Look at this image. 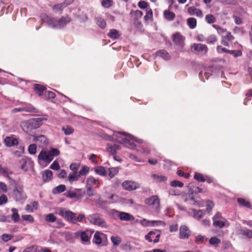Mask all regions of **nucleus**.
Listing matches in <instances>:
<instances>
[{
    "label": "nucleus",
    "mask_w": 252,
    "mask_h": 252,
    "mask_svg": "<svg viewBox=\"0 0 252 252\" xmlns=\"http://www.w3.org/2000/svg\"><path fill=\"white\" fill-rule=\"evenodd\" d=\"M124 189L129 191L133 190L139 187V185L132 181H125L122 185Z\"/></svg>",
    "instance_id": "nucleus-10"
},
{
    "label": "nucleus",
    "mask_w": 252,
    "mask_h": 252,
    "mask_svg": "<svg viewBox=\"0 0 252 252\" xmlns=\"http://www.w3.org/2000/svg\"><path fill=\"white\" fill-rule=\"evenodd\" d=\"M170 185L173 187H178L181 188L183 186L184 184L180 181L175 180L171 182Z\"/></svg>",
    "instance_id": "nucleus-55"
},
{
    "label": "nucleus",
    "mask_w": 252,
    "mask_h": 252,
    "mask_svg": "<svg viewBox=\"0 0 252 252\" xmlns=\"http://www.w3.org/2000/svg\"><path fill=\"white\" fill-rule=\"evenodd\" d=\"M90 168L87 166H83L81 169L79 171L78 174L80 175H86L89 172Z\"/></svg>",
    "instance_id": "nucleus-48"
},
{
    "label": "nucleus",
    "mask_w": 252,
    "mask_h": 252,
    "mask_svg": "<svg viewBox=\"0 0 252 252\" xmlns=\"http://www.w3.org/2000/svg\"><path fill=\"white\" fill-rule=\"evenodd\" d=\"M0 173L2 174L4 176L6 177L9 179H11L10 175L12 174L7 168L2 167L0 164Z\"/></svg>",
    "instance_id": "nucleus-31"
},
{
    "label": "nucleus",
    "mask_w": 252,
    "mask_h": 252,
    "mask_svg": "<svg viewBox=\"0 0 252 252\" xmlns=\"http://www.w3.org/2000/svg\"><path fill=\"white\" fill-rule=\"evenodd\" d=\"M45 220L48 222H54L57 220V218L54 214L50 213L45 216Z\"/></svg>",
    "instance_id": "nucleus-38"
},
{
    "label": "nucleus",
    "mask_w": 252,
    "mask_h": 252,
    "mask_svg": "<svg viewBox=\"0 0 252 252\" xmlns=\"http://www.w3.org/2000/svg\"><path fill=\"white\" fill-rule=\"evenodd\" d=\"M4 143L7 147H11L18 144V139L14 135L6 137L4 140Z\"/></svg>",
    "instance_id": "nucleus-11"
},
{
    "label": "nucleus",
    "mask_w": 252,
    "mask_h": 252,
    "mask_svg": "<svg viewBox=\"0 0 252 252\" xmlns=\"http://www.w3.org/2000/svg\"><path fill=\"white\" fill-rule=\"evenodd\" d=\"M120 149V146L117 144L112 145L111 144H108L106 147L107 151L112 155H115Z\"/></svg>",
    "instance_id": "nucleus-18"
},
{
    "label": "nucleus",
    "mask_w": 252,
    "mask_h": 252,
    "mask_svg": "<svg viewBox=\"0 0 252 252\" xmlns=\"http://www.w3.org/2000/svg\"><path fill=\"white\" fill-rule=\"evenodd\" d=\"M163 15L164 18L168 21H172L175 17V13L168 10H165L164 11Z\"/></svg>",
    "instance_id": "nucleus-26"
},
{
    "label": "nucleus",
    "mask_w": 252,
    "mask_h": 252,
    "mask_svg": "<svg viewBox=\"0 0 252 252\" xmlns=\"http://www.w3.org/2000/svg\"><path fill=\"white\" fill-rule=\"evenodd\" d=\"M70 19L68 17L62 18L59 20L55 19H52L48 22L49 25L53 28H61L64 26L68 22L70 21Z\"/></svg>",
    "instance_id": "nucleus-4"
},
{
    "label": "nucleus",
    "mask_w": 252,
    "mask_h": 252,
    "mask_svg": "<svg viewBox=\"0 0 252 252\" xmlns=\"http://www.w3.org/2000/svg\"><path fill=\"white\" fill-rule=\"evenodd\" d=\"M192 211V213H193V217L196 219L199 220L201 219L204 215L203 211L200 210L196 211L195 210L193 209Z\"/></svg>",
    "instance_id": "nucleus-42"
},
{
    "label": "nucleus",
    "mask_w": 252,
    "mask_h": 252,
    "mask_svg": "<svg viewBox=\"0 0 252 252\" xmlns=\"http://www.w3.org/2000/svg\"><path fill=\"white\" fill-rule=\"evenodd\" d=\"M92 233L91 231L87 230L84 231H77L75 234L76 236H80L82 242L84 244H89L90 243V238Z\"/></svg>",
    "instance_id": "nucleus-8"
},
{
    "label": "nucleus",
    "mask_w": 252,
    "mask_h": 252,
    "mask_svg": "<svg viewBox=\"0 0 252 252\" xmlns=\"http://www.w3.org/2000/svg\"><path fill=\"white\" fill-rule=\"evenodd\" d=\"M57 213L60 216L71 223H72L73 218L75 217V213L64 208H58Z\"/></svg>",
    "instance_id": "nucleus-3"
},
{
    "label": "nucleus",
    "mask_w": 252,
    "mask_h": 252,
    "mask_svg": "<svg viewBox=\"0 0 252 252\" xmlns=\"http://www.w3.org/2000/svg\"><path fill=\"white\" fill-rule=\"evenodd\" d=\"M108 36L113 39H117L120 36L118 31L115 29H112L110 31Z\"/></svg>",
    "instance_id": "nucleus-36"
},
{
    "label": "nucleus",
    "mask_w": 252,
    "mask_h": 252,
    "mask_svg": "<svg viewBox=\"0 0 252 252\" xmlns=\"http://www.w3.org/2000/svg\"><path fill=\"white\" fill-rule=\"evenodd\" d=\"M145 203L152 206L154 209L158 210L159 208L160 200L157 195H152L145 200Z\"/></svg>",
    "instance_id": "nucleus-7"
},
{
    "label": "nucleus",
    "mask_w": 252,
    "mask_h": 252,
    "mask_svg": "<svg viewBox=\"0 0 252 252\" xmlns=\"http://www.w3.org/2000/svg\"><path fill=\"white\" fill-rule=\"evenodd\" d=\"M102 182L99 178H95L93 176H89L86 179V187L93 188L94 186L98 187Z\"/></svg>",
    "instance_id": "nucleus-9"
},
{
    "label": "nucleus",
    "mask_w": 252,
    "mask_h": 252,
    "mask_svg": "<svg viewBox=\"0 0 252 252\" xmlns=\"http://www.w3.org/2000/svg\"><path fill=\"white\" fill-rule=\"evenodd\" d=\"M13 238V235L9 234H3L1 236V239L4 242H7Z\"/></svg>",
    "instance_id": "nucleus-61"
},
{
    "label": "nucleus",
    "mask_w": 252,
    "mask_h": 252,
    "mask_svg": "<svg viewBox=\"0 0 252 252\" xmlns=\"http://www.w3.org/2000/svg\"><path fill=\"white\" fill-rule=\"evenodd\" d=\"M34 89L35 92L38 94L39 95L44 94V93L46 91V88L39 84H35Z\"/></svg>",
    "instance_id": "nucleus-24"
},
{
    "label": "nucleus",
    "mask_w": 252,
    "mask_h": 252,
    "mask_svg": "<svg viewBox=\"0 0 252 252\" xmlns=\"http://www.w3.org/2000/svg\"><path fill=\"white\" fill-rule=\"evenodd\" d=\"M241 234L248 238L252 239V230L248 228H244L241 230Z\"/></svg>",
    "instance_id": "nucleus-34"
},
{
    "label": "nucleus",
    "mask_w": 252,
    "mask_h": 252,
    "mask_svg": "<svg viewBox=\"0 0 252 252\" xmlns=\"http://www.w3.org/2000/svg\"><path fill=\"white\" fill-rule=\"evenodd\" d=\"M85 216L84 214H79L77 217L73 218L72 223L77 224L78 222H82L85 219Z\"/></svg>",
    "instance_id": "nucleus-40"
},
{
    "label": "nucleus",
    "mask_w": 252,
    "mask_h": 252,
    "mask_svg": "<svg viewBox=\"0 0 252 252\" xmlns=\"http://www.w3.org/2000/svg\"><path fill=\"white\" fill-rule=\"evenodd\" d=\"M112 4V0H102L101 4L102 6L106 8H109Z\"/></svg>",
    "instance_id": "nucleus-53"
},
{
    "label": "nucleus",
    "mask_w": 252,
    "mask_h": 252,
    "mask_svg": "<svg viewBox=\"0 0 252 252\" xmlns=\"http://www.w3.org/2000/svg\"><path fill=\"white\" fill-rule=\"evenodd\" d=\"M189 203L193 205H198L200 204L198 200H195L194 198L191 197L190 198L188 199Z\"/></svg>",
    "instance_id": "nucleus-64"
},
{
    "label": "nucleus",
    "mask_w": 252,
    "mask_h": 252,
    "mask_svg": "<svg viewBox=\"0 0 252 252\" xmlns=\"http://www.w3.org/2000/svg\"><path fill=\"white\" fill-rule=\"evenodd\" d=\"M66 196L70 198H78V194L74 192L68 191L66 193Z\"/></svg>",
    "instance_id": "nucleus-63"
},
{
    "label": "nucleus",
    "mask_w": 252,
    "mask_h": 252,
    "mask_svg": "<svg viewBox=\"0 0 252 252\" xmlns=\"http://www.w3.org/2000/svg\"><path fill=\"white\" fill-rule=\"evenodd\" d=\"M23 220L28 221L29 222L32 223L34 221L33 217L31 215H24L22 216Z\"/></svg>",
    "instance_id": "nucleus-54"
},
{
    "label": "nucleus",
    "mask_w": 252,
    "mask_h": 252,
    "mask_svg": "<svg viewBox=\"0 0 252 252\" xmlns=\"http://www.w3.org/2000/svg\"><path fill=\"white\" fill-rule=\"evenodd\" d=\"M53 173L49 170H46L42 175V179L43 182H47L52 180Z\"/></svg>",
    "instance_id": "nucleus-22"
},
{
    "label": "nucleus",
    "mask_w": 252,
    "mask_h": 252,
    "mask_svg": "<svg viewBox=\"0 0 252 252\" xmlns=\"http://www.w3.org/2000/svg\"><path fill=\"white\" fill-rule=\"evenodd\" d=\"M205 21L208 24H213L216 22V18L213 14H209L206 15L205 16Z\"/></svg>",
    "instance_id": "nucleus-39"
},
{
    "label": "nucleus",
    "mask_w": 252,
    "mask_h": 252,
    "mask_svg": "<svg viewBox=\"0 0 252 252\" xmlns=\"http://www.w3.org/2000/svg\"><path fill=\"white\" fill-rule=\"evenodd\" d=\"M146 14L144 16L145 21H148L151 19L153 17V11L150 8H147L146 10Z\"/></svg>",
    "instance_id": "nucleus-46"
},
{
    "label": "nucleus",
    "mask_w": 252,
    "mask_h": 252,
    "mask_svg": "<svg viewBox=\"0 0 252 252\" xmlns=\"http://www.w3.org/2000/svg\"><path fill=\"white\" fill-rule=\"evenodd\" d=\"M121 135H125L126 137L122 138L121 137V142L125 144V146L129 149H133L135 147V144L133 142L134 137L130 135L125 132H121Z\"/></svg>",
    "instance_id": "nucleus-5"
},
{
    "label": "nucleus",
    "mask_w": 252,
    "mask_h": 252,
    "mask_svg": "<svg viewBox=\"0 0 252 252\" xmlns=\"http://www.w3.org/2000/svg\"><path fill=\"white\" fill-rule=\"evenodd\" d=\"M194 178L195 180L202 182H204L205 181L203 175L198 173L195 174Z\"/></svg>",
    "instance_id": "nucleus-57"
},
{
    "label": "nucleus",
    "mask_w": 252,
    "mask_h": 252,
    "mask_svg": "<svg viewBox=\"0 0 252 252\" xmlns=\"http://www.w3.org/2000/svg\"><path fill=\"white\" fill-rule=\"evenodd\" d=\"M79 175L77 173H72V174H70L68 177V181L70 183H72V182L74 181H76L78 180L79 178Z\"/></svg>",
    "instance_id": "nucleus-33"
},
{
    "label": "nucleus",
    "mask_w": 252,
    "mask_h": 252,
    "mask_svg": "<svg viewBox=\"0 0 252 252\" xmlns=\"http://www.w3.org/2000/svg\"><path fill=\"white\" fill-rule=\"evenodd\" d=\"M111 240L115 246H118L121 243V239L120 237L117 236H112L111 237Z\"/></svg>",
    "instance_id": "nucleus-43"
},
{
    "label": "nucleus",
    "mask_w": 252,
    "mask_h": 252,
    "mask_svg": "<svg viewBox=\"0 0 252 252\" xmlns=\"http://www.w3.org/2000/svg\"><path fill=\"white\" fill-rule=\"evenodd\" d=\"M220 242V240L215 237H211L209 240L210 244L213 245H217Z\"/></svg>",
    "instance_id": "nucleus-59"
},
{
    "label": "nucleus",
    "mask_w": 252,
    "mask_h": 252,
    "mask_svg": "<svg viewBox=\"0 0 252 252\" xmlns=\"http://www.w3.org/2000/svg\"><path fill=\"white\" fill-rule=\"evenodd\" d=\"M184 37L180 33H176L173 35V41L175 44L180 46H183L184 44Z\"/></svg>",
    "instance_id": "nucleus-15"
},
{
    "label": "nucleus",
    "mask_w": 252,
    "mask_h": 252,
    "mask_svg": "<svg viewBox=\"0 0 252 252\" xmlns=\"http://www.w3.org/2000/svg\"><path fill=\"white\" fill-rule=\"evenodd\" d=\"M12 214L11 215V219L15 222H17L20 220V216L18 214V210L16 208L11 209Z\"/></svg>",
    "instance_id": "nucleus-29"
},
{
    "label": "nucleus",
    "mask_w": 252,
    "mask_h": 252,
    "mask_svg": "<svg viewBox=\"0 0 252 252\" xmlns=\"http://www.w3.org/2000/svg\"><path fill=\"white\" fill-rule=\"evenodd\" d=\"M62 130L66 135H68L72 134L74 131L73 128L69 125H66L63 126L62 127Z\"/></svg>",
    "instance_id": "nucleus-28"
},
{
    "label": "nucleus",
    "mask_w": 252,
    "mask_h": 252,
    "mask_svg": "<svg viewBox=\"0 0 252 252\" xmlns=\"http://www.w3.org/2000/svg\"><path fill=\"white\" fill-rule=\"evenodd\" d=\"M120 215V216L119 219L121 220L129 221V220H134V217L128 213L121 212V213Z\"/></svg>",
    "instance_id": "nucleus-23"
},
{
    "label": "nucleus",
    "mask_w": 252,
    "mask_h": 252,
    "mask_svg": "<svg viewBox=\"0 0 252 252\" xmlns=\"http://www.w3.org/2000/svg\"><path fill=\"white\" fill-rule=\"evenodd\" d=\"M24 111L30 113H36L39 112L38 110L32 106H27L23 107Z\"/></svg>",
    "instance_id": "nucleus-30"
},
{
    "label": "nucleus",
    "mask_w": 252,
    "mask_h": 252,
    "mask_svg": "<svg viewBox=\"0 0 252 252\" xmlns=\"http://www.w3.org/2000/svg\"><path fill=\"white\" fill-rule=\"evenodd\" d=\"M152 178L153 179L157 182H164L167 180L166 177L164 176L157 175V174H153L152 175Z\"/></svg>",
    "instance_id": "nucleus-32"
},
{
    "label": "nucleus",
    "mask_w": 252,
    "mask_h": 252,
    "mask_svg": "<svg viewBox=\"0 0 252 252\" xmlns=\"http://www.w3.org/2000/svg\"><path fill=\"white\" fill-rule=\"evenodd\" d=\"M22 252H40L37 246L33 245L25 249Z\"/></svg>",
    "instance_id": "nucleus-37"
},
{
    "label": "nucleus",
    "mask_w": 252,
    "mask_h": 252,
    "mask_svg": "<svg viewBox=\"0 0 252 252\" xmlns=\"http://www.w3.org/2000/svg\"><path fill=\"white\" fill-rule=\"evenodd\" d=\"M131 14L134 16V18L136 20L141 18L143 16V12L138 10L131 11Z\"/></svg>",
    "instance_id": "nucleus-47"
},
{
    "label": "nucleus",
    "mask_w": 252,
    "mask_h": 252,
    "mask_svg": "<svg viewBox=\"0 0 252 252\" xmlns=\"http://www.w3.org/2000/svg\"><path fill=\"white\" fill-rule=\"evenodd\" d=\"M238 202L242 206H245L248 208L251 207V204L249 201H247L245 199L238 198L237 199Z\"/></svg>",
    "instance_id": "nucleus-45"
},
{
    "label": "nucleus",
    "mask_w": 252,
    "mask_h": 252,
    "mask_svg": "<svg viewBox=\"0 0 252 252\" xmlns=\"http://www.w3.org/2000/svg\"><path fill=\"white\" fill-rule=\"evenodd\" d=\"M121 213V212L115 210H112L111 212V215L114 219H117L118 218H119L120 216V214Z\"/></svg>",
    "instance_id": "nucleus-62"
},
{
    "label": "nucleus",
    "mask_w": 252,
    "mask_h": 252,
    "mask_svg": "<svg viewBox=\"0 0 252 252\" xmlns=\"http://www.w3.org/2000/svg\"><path fill=\"white\" fill-rule=\"evenodd\" d=\"M56 95L54 93L51 91H45L44 93V97L45 99H53L55 98Z\"/></svg>",
    "instance_id": "nucleus-50"
},
{
    "label": "nucleus",
    "mask_w": 252,
    "mask_h": 252,
    "mask_svg": "<svg viewBox=\"0 0 252 252\" xmlns=\"http://www.w3.org/2000/svg\"><path fill=\"white\" fill-rule=\"evenodd\" d=\"M121 132H114L113 135H107L105 136L106 140L108 141H117L118 142H121V136L118 135H121Z\"/></svg>",
    "instance_id": "nucleus-21"
},
{
    "label": "nucleus",
    "mask_w": 252,
    "mask_h": 252,
    "mask_svg": "<svg viewBox=\"0 0 252 252\" xmlns=\"http://www.w3.org/2000/svg\"><path fill=\"white\" fill-rule=\"evenodd\" d=\"M228 53L232 55L234 57H237L241 56L242 54V52L240 50H229Z\"/></svg>",
    "instance_id": "nucleus-58"
},
{
    "label": "nucleus",
    "mask_w": 252,
    "mask_h": 252,
    "mask_svg": "<svg viewBox=\"0 0 252 252\" xmlns=\"http://www.w3.org/2000/svg\"><path fill=\"white\" fill-rule=\"evenodd\" d=\"M187 23L189 27L191 29H193L196 27V19L193 17L189 18L187 20Z\"/></svg>",
    "instance_id": "nucleus-27"
},
{
    "label": "nucleus",
    "mask_w": 252,
    "mask_h": 252,
    "mask_svg": "<svg viewBox=\"0 0 252 252\" xmlns=\"http://www.w3.org/2000/svg\"><path fill=\"white\" fill-rule=\"evenodd\" d=\"M105 234L99 231L96 232L94 235L93 242L97 245H99L102 243V236H104Z\"/></svg>",
    "instance_id": "nucleus-19"
},
{
    "label": "nucleus",
    "mask_w": 252,
    "mask_h": 252,
    "mask_svg": "<svg viewBox=\"0 0 252 252\" xmlns=\"http://www.w3.org/2000/svg\"><path fill=\"white\" fill-rule=\"evenodd\" d=\"M87 219L89 222L93 224L102 227H106L107 224L102 216L99 214H93L88 216Z\"/></svg>",
    "instance_id": "nucleus-2"
},
{
    "label": "nucleus",
    "mask_w": 252,
    "mask_h": 252,
    "mask_svg": "<svg viewBox=\"0 0 252 252\" xmlns=\"http://www.w3.org/2000/svg\"><path fill=\"white\" fill-rule=\"evenodd\" d=\"M96 20L97 25L101 29H104L106 27V23L103 19L97 17L96 18Z\"/></svg>",
    "instance_id": "nucleus-41"
},
{
    "label": "nucleus",
    "mask_w": 252,
    "mask_h": 252,
    "mask_svg": "<svg viewBox=\"0 0 252 252\" xmlns=\"http://www.w3.org/2000/svg\"><path fill=\"white\" fill-rule=\"evenodd\" d=\"M157 54L165 60H168L170 58L168 53L164 50H159L157 52Z\"/></svg>",
    "instance_id": "nucleus-35"
},
{
    "label": "nucleus",
    "mask_w": 252,
    "mask_h": 252,
    "mask_svg": "<svg viewBox=\"0 0 252 252\" xmlns=\"http://www.w3.org/2000/svg\"><path fill=\"white\" fill-rule=\"evenodd\" d=\"M213 224L214 226L218 227L219 228H222L224 226L228 227L229 226V223L225 219L222 220H214L213 221Z\"/></svg>",
    "instance_id": "nucleus-20"
},
{
    "label": "nucleus",
    "mask_w": 252,
    "mask_h": 252,
    "mask_svg": "<svg viewBox=\"0 0 252 252\" xmlns=\"http://www.w3.org/2000/svg\"><path fill=\"white\" fill-rule=\"evenodd\" d=\"M63 4H63V3L58 4H56L53 6V9L55 12H57L58 11H60V13H62L63 8L64 7Z\"/></svg>",
    "instance_id": "nucleus-52"
},
{
    "label": "nucleus",
    "mask_w": 252,
    "mask_h": 252,
    "mask_svg": "<svg viewBox=\"0 0 252 252\" xmlns=\"http://www.w3.org/2000/svg\"><path fill=\"white\" fill-rule=\"evenodd\" d=\"M190 234V231L186 225H182L180 228L179 238L181 239H187Z\"/></svg>",
    "instance_id": "nucleus-12"
},
{
    "label": "nucleus",
    "mask_w": 252,
    "mask_h": 252,
    "mask_svg": "<svg viewBox=\"0 0 252 252\" xmlns=\"http://www.w3.org/2000/svg\"><path fill=\"white\" fill-rule=\"evenodd\" d=\"M155 235V232L150 231L148 233L147 235L145 236V239L150 242L153 241L155 243H158L159 241L160 234H157L155 236V238L154 239Z\"/></svg>",
    "instance_id": "nucleus-13"
},
{
    "label": "nucleus",
    "mask_w": 252,
    "mask_h": 252,
    "mask_svg": "<svg viewBox=\"0 0 252 252\" xmlns=\"http://www.w3.org/2000/svg\"><path fill=\"white\" fill-rule=\"evenodd\" d=\"M14 195L16 201L25 199L26 198L25 192L22 190H20L18 189H16L14 190Z\"/></svg>",
    "instance_id": "nucleus-16"
},
{
    "label": "nucleus",
    "mask_w": 252,
    "mask_h": 252,
    "mask_svg": "<svg viewBox=\"0 0 252 252\" xmlns=\"http://www.w3.org/2000/svg\"><path fill=\"white\" fill-rule=\"evenodd\" d=\"M60 152L57 149H52L51 150H42L38 156V161L42 160L46 163H50L53 159L54 156L59 155Z\"/></svg>",
    "instance_id": "nucleus-1"
},
{
    "label": "nucleus",
    "mask_w": 252,
    "mask_h": 252,
    "mask_svg": "<svg viewBox=\"0 0 252 252\" xmlns=\"http://www.w3.org/2000/svg\"><path fill=\"white\" fill-rule=\"evenodd\" d=\"M191 49L192 51L201 55H206L208 52V47L205 45L200 43H193L191 45Z\"/></svg>",
    "instance_id": "nucleus-6"
},
{
    "label": "nucleus",
    "mask_w": 252,
    "mask_h": 252,
    "mask_svg": "<svg viewBox=\"0 0 252 252\" xmlns=\"http://www.w3.org/2000/svg\"><path fill=\"white\" fill-rule=\"evenodd\" d=\"M119 172L118 167H112L109 168V176L111 178L114 177Z\"/></svg>",
    "instance_id": "nucleus-44"
},
{
    "label": "nucleus",
    "mask_w": 252,
    "mask_h": 252,
    "mask_svg": "<svg viewBox=\"0 0 252 252\" xmlns=\"http://www.w3.org/2000/svg\"><path fill=\"white\" fill-rule=\"evenodd\" d=\"M28 152L30 154L34 155L36 152V145L35 144H32L29 145Z\"/></svg>",
    "instance_id": "nucleus-51"
},
{
    "label": "nucleus",
    "mask_w": 252,
    "mask_h": 252,
    "mask_svg": "<svg viewBox=\"0 0 252 252\" xmlns=\"http://www.w3.org/2000/svg\"><path fill=\"white\" fill-rule=\"evenodd\" d=\"M217 40V37L215 35H211L209 36L207 39V42L208 43H214Z\"/></svg>",
    "instance_id": "nucleus-60"
},
{
    "label": "nucleus",
    "mask_w": 252,
    "mask_h": 252,
    "mask_svg": "<svg viewBox=\"0 0 252 252\" xmlns=\"http://www.w3.org/2000/svg\"><path fill=\"white\" fill-rule=\"evenodd\" d=\"M94 172L101 176H105L106 175V171L104 167L98 166H96L94 168Z\"/></svg>",
    "instance_id": "nucleus-25"
},
{
    "label": "nucleus",
    "mask_w": 252,
    "mask_h": 252,
    "mask_svg": "<svg viewBox=\"0 0 252 252\" xmlns=\"http://www.w3.org/2000/svg\"><path fill=\"white\" fill-rule=\"evenodd\" d=\"M33 137L34 141L40 143L42 146H46L48 143L47 138L43 135H33Z\"/></svg>",
    "instance_id": "nucleus-17"
},
{
    "label": "nucleus",
    "mask_w": 252,
    "mask_h": 252,
    "mask_svg": "<svg viewBox=\"0 0 252 252\" xmlns=\"http://www.w3.org/2000/svg\"><path fill=\"white\" fill-rule=\"evenodd\" d=\"M222 37L224 39H226L228 41H232L234 40V37L231 34L230 32L226 31L224 35H222Z\"/></svg>",
    "instance_id": "nucleus-49"
},
{
    "label": "nucleus",
    "mask_w": 252,
    "mask_h": 252,
    "mask_svg": "<svg viewBox=\"0 0 252 252\" xmlns=\"http://www.w3.org/2000/svg\"><path fill=\"white\" fill-rule=\"evenodd\" d=\"M66 189V187L64 185H60L58 186H57L55 189V190L56 191L57 193H61L65 191Z\"/></svg>",
    "instance_id": "nucleus-56"
},
{
    "label": "nucleus",
    "mask_w": 252,
    "mask_h": 252,
    "mask_svg": "<svg viewBox=\"0 0 252 252\" xmlns=\"http://www.w3.org/2000/svg\"><path fill=\"white\" fill-rule=\"evenodd\" d=\"M188 12L190 15H195L197 17L202 18L203 16L202 11L196 8L194 6H190L188 8Z\"/></svg>",
    "instance_id": "nucleus-14"
}]
</instances>
